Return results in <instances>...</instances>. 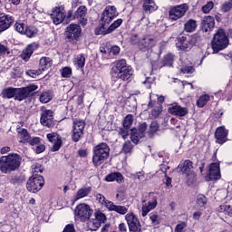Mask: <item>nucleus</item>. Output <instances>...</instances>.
I'll return each instance as SVG.
<instances>
[{"label": "nucleus", "instance_id": "nucleus-1", "mask_svg": "<svg viewBox=\"0 0 232 232\" xmlns=\"http://www.w3.org/2000/svg\"><path fill=\"white\" fill-rule=\"evenodd\" d=\"M22 163V157L16 153L8 154L0 158V171L10 174L18 169Z\"/></svg>", "mask_w": 232, "mask_h": 232}, {"label": "nucleus", "instance_id": "nucleus-2", "mask_svg": "<svg viewBox=\"0 0 232 232\" xmlns=\"http://www.w3.org/2000/svg\"><path fill=\"white\" fill-rule=\"evenodd\" d=\"M111 72L113 77L121 81H129L134 73L132 67L124 59L117 61Z\"/></svg>", "mask_w": 232, "mask_h": 232}, {"label": "nucleus", "instance_id": "nucleus-3", "mask_svg": "<svg viewBox=\"0 0 232 232\" xmlns=\"http://www.w3.org/2000/svg\"><path fill=\"white\" fill-rule=\"evenodd\" d=\"M111 149L106 143H100L92 150V163L95 167H99L110 157Z\"/></svg>", "mask_w": 232, "mask_h": 232}, {"label": "nucleus", "instance_id": "nucleus-4", "mask_svg": "<svg viewBox=\"0 0 232 232\" xmlns=\"http://www.w3.org/2000/svg\"><path fill=\"white\" fill-rule=\"evenodd\" d=\"M227 44H229V40L227 39V35H226V32L223 29L218 30L212 41L213 52L218 53L223 51L227 47Z\"/></svg>", "mask_w": 232, "mask_h": 232}, {"label": "nucleus", "instance_id": "nucleus-5", "mask_svg": "<svg viewBox=\"0 0 232 232\" xmlns=\"http://www.w3.org/2000/svg\"><path fill=\"white\" fill-rule=\"evenodd\" d=\"M92 215H93V209H92V208L85 203L79 204L74 208L75 220L86 222L92 218Z\"/></svg>", "mask_w": 232, "mask_h": 232}, {"label": "nucleus", "instance_id": "nucleus-6", "mask_svg": "<svg viewBox=\"0 0 232 232\" xmlns=\"http://www.w3.org/2000/svg\"><path fill=\"white\" fill-rule=\"evenodd\" d=\"M44 179L41 175H33L26 183V188L28 191L36 193L40 191L44 186Z\"/></svg>", "mask_w": 232, "mask_h": 232}, {"label": "nucleus", "instance_id": "nucleus-7", "mask_svg": "<svg viewBox=\"0 0 232 232\" xmlns=\"http://www.w3.org/2000/svg\"><path fill=\"white\" fill-rule=\"evenodd\" d=\"M179 44H176L178 50L188 52L196 44V39L185 34H179L177 37Z\"/></svg>", "mask_w": 232, "mask_h": 232}, {"label": "nucleus", "instance_id": "nucleus-8", "mask_svg": "<svg viewBox=\"0 0 232 232\" xmlns=\"http://www.w3.org/2000/svg\"><path fill=\"white\" fill-rule=\"evenodd\" d=\"M38 89L37 85L31 84L24 88H15V94H14V100L18 102L24 101L28 97L34 94V92H35Z\"/></svg>", "mask_w": 232, "mask_h": 232}, {"label": "nucleus", "instance_id": "nucleus-9", "mask_svg": "<svg viewBox=\"0 0 232 232\" xmlns=\"http://www.w3.org/2000/svg\"><path fill=\"white\" fill-rule=\"evenodd\" d=\"M85 122L82 120H75L72 126V140L74 142L80 141L84 135Z\"/></svg>", "mask_w": 232, "mask_h": 232}, {"label": "nucleus", "instance_id": "nucleus-10", "mask_svg": "<svg viewBox=\"0 0 232 232\" xmlns=\"http://www.w3.org/2000/svg\"><path fill=\"white\" fill-rule=\"evenodd\" d=\"M189 6L188 5V4H180L179 5H175L169 10V19L172 21H177L182 18L186 15Z\"/></svg>", "mask_w": 232, "mask_h": 232}, {"label": "nucleus", "instance_id": "nucleus-11", "mask_svg": "<svg viewBox=\"0 0 232 232\" xmlns=\"http://www.w3.org/2000/svg\"><path fill=\"white\" fill-rule=\"evenodd\" d=\"M118 16L119 13L117 11V7H115V5H107L103 10L101 21L104 24H109Z\"/></svg>", "mask_w": 232, "mask_h": 232}, {"label": "nucleus", "instance_id": "nucleus-12", "mask_svg": "<svg viewBox=\"0 0 232 232\" xmlns=\"http://www.w3.org/2000/svg\"><path fill=\"white\" fill-rule=\"evenodd\" d=\"M50 17L55 25L61 24L64 22L66 18L64 5H60L59 7H55V9H53Z\"/></svg>", "mask_w": 232, "mask_h": 232}, {"label": "nucleus", "instance_id": "nucleus-13", "mask_svg": "<svg viewBox=\"0 0 232 232\" xmlns=\"http://www.w3.org/2000/svg\"><path fill=\"white\" fill-rule=\"evenodd\" d=\"M158 206V198L154 196V193L150 194V201L148 204L145 200L142 201V208H141V216L143 218L147 217L148 214Z\"/></svg>", "mask_w": 232, "mask_h": 232}, {"label": "nucleus", "instance_id": "nucleus-14", "mask_svg": "<svg viewBox=\"0 0 232 232\" xmlns=\"http://www.w3.org/2000/svg\"><path fill=\"white\" fill-rule=\"evenodd\" d=\"M82 34V28L78 24H70L65 30V37L70 41H77Z\"/></svg>", "mask_w": 232, "mask_h": 232}, {"label": "nucleus", "instance_id": "nucleus-15", "mask_svg": "<svg viewBox=\"0 0 232 232\" xmlns=\"http://www.w3.org/2000/svg\"><path fill=\"white\" fill-rule=\"evenodd\" d=\"M221 179L220 165L212 163L209 165L208 175L205 177L206 181L218 180Z\"/></svg>", "mask_w": 232, "mask_h": 232}, {"label": "nucleus", "instance_id": "nucleus-16", "mask_svg": "<svg viewBox=\"0 0 232 232\" xmlns=\"http://www.w3.org/2000/svg\"><path fill=\"white\" fill-rule=\"evenodd\" d=\"M157 41L151 36H144L138 44L140 51L146 53L156 46Z\"/></svg>", "mask_w": 232, "mask_h": 232}, {"label": "nucleus", "instance_id": "nucleus-17", "mask_svg": "<svg viewBox=\"0 0 232 232\" xmlns=\"http://www.w3.org/2000/svg\"><path fill=\"white\" fill-rule=\"evenodd\" d=\"M88 9L86 5H80L78 9H76L73 19H76L79 24H81L82 26H85L88 24V18H87Z\"/></svg>", "mask_w": 232, "mask_h": 232}, {"label": "nucleus", "instance_id": "nucleus-18", "mask_svg": "<svg viewBox=\"0 0 232 232\" xmlns=\"http://www.w3.org/2000/svg\"><path fill=\"white\" fill-rule=\"evenodd\" d=\"M47 140L53 143V146L51 148V150L53 152L60 150V149L63 146V140L62 137L55 132L49 133L46 135Z\"/></svg>", "mask_w": 232, "mask_h": 232}, {"label": "nucleus", "instance_id": "nucleus-19", "mask_svg": "<svg viewBox=\"0 0 232 232\" xmlns=\"http://www.w3.org/2000/svg\"><path fill=\"white\" fill-rule=\"evenodd\" d=\"M168 111L169 113L178 117H186L189 112L187 107H182L179 103L170 104Z\"/></svg>", "mask_w": 232, "mask_h": 232}, {"label": "nucleus", "instance_id": "nucleus-20", "mask_svg": "<svg viewBox=\"0 0 232 232\" xmlns=\"http://www.w3.org/2000/svg\"><path fill=\"white\" fill-rule=\"evenodd\" d=\"M40 123L43 126L51 128L53 124V111L51 110H44L41 112Z\"/></svg>", "mask_w": 232, "mask_h": 232}, {"label": "nucleus", "instance_id": "nucleus-21", "mask_svg": "<svg viewBox=\"0 0 232 232\" xmlns=\"http://www.w3.org/2000/svg\"><path fill=\"white\" fill-rule=\"evenodd\" d=\"M14 23L13 16L5 14V13L0 14V34L8 30Z\"/></svg>", "mask_w": 232, "mask_h": 232}, {"label": "nucleus", "instance_id": "nucleus-22", "mask_svg": "<svg viewBox=\"0 0 232 232\" xmlns=\"http://www.w3.org/2000/svg\"><path fill=\"white\" fill-rule=\"evenodd\" d=\"M39 48V44L34 43L29 45H27L22 52L20 57L24 62H28L32 55L34 54V51H36Z\"/></svg>", "mask_w": 232, "mask_h": 232}, {"label": "nucleus", "instance_id": "nucleus-23", "mask_svg": "<svg viewBox=\"0 0 232 232\" xmlns=\"http://www.w3.org/2000/svg\"><path fill=\"white\" fill-rule=\"evenodd\" d=\"M179 172H181L186 177H195V175L192 173L193 169V162L187 160L183 163H180L178 167Z\"/></svg>", "mask_w": 232, "mask_h": 232}, {"label": "nucleus", "instance_id": "nucleus-24", "mask_svg": "<svg viewBox=\"0 0 232 232\" xmlns=\"http://www.w3.org/2000/svg\"><path fill=\"white\" fill-rule=\"evenodd\" d=\"M216 26V20L214 16H204L201 28L202 31L205 33L211 32Z\"/></svg>", "mask_w": 232, "mask_h": 232}, {"label": "nucleus", "instance_id": "nucleus-25", "mask_svg": "<svg viewBox=\"0 0 232 232\" xmlns=\"http://www.w3.org/2000/svg\"><path fill=\"white\" fill-rule=\"evenodd\" d=\"M142 9L146 14H151L159 9L154 0H143Z\"/></svg>", "mask_w": 232, "mask_h": 232}, {"label": "nucleus", "instance_id": "nucleus-26", "mask_svg": "<svg viewBox=\"0 0 232 232\" xmlns=\"http://www.w3.org/2000/svg\"><path fill=\"white\" fill-rule=\"evenodd\" d=\"M107 209L109 211L116 212L120 215H126L129 211V209L126 207L116 206L112 201L111 203H108Z\"/></svg>", "mask_w": 232, "mask_h": 232}, {"label": "nucleus", "instance_id": "nucleus-27", "mask_svg": "<svg viewBox=\"0 0 232 232\" xmlns=\"http://www.w3.org/2000/svg\"><path fill=\"white\" fill-rule=\"evenodd\" d=\"M217 141L219 144L226 142V138L227 137V130L224 127L218 128L215 133Z\"/></svg>", "mask_w": 232, "mask_h": 232}, {"label": "nucleus", "instance_id": "nucleus-28", "mask_svg": "<svg viewBox=\"0 0 232 232\" xmlns=\"http://www.w3.org/2000/svg\"><path fill=\"white\" fill-rule=\"evenodd\" d=\"M52 65H53V61L51 58L43 57L39 61V70H42V72L51 68Z\"/></svg>", "mask_w": 232, "mask_h": 232}, {"label": "nucleus", "instance_id": "nucleus-29", "mask_svg": "<svg viewBox=\"0 0 232 232\" xmlns=\"http://www.w3.org/2000/svg\"><path fill=\"white\" fill-rule=\"evenodd\" d=\"M105 180L108 182L116 181L121 183L124 180V177L121 173L114 172L106 176Z\"/></svg>", "mask_w": 232, "mask_h": 232}, {"label": "nucleus", "instance_id": "nucleus-30", "mask_svg": "<svg viewBox=\"0 0 232 232\" xmlns=\"http://www.w3.org/2000/svg\"><path fill=\"white\" fill-rule=\"evenodd\" d=\"M15 91L16 88L7 87L2 91L1 97L8 100L13 98L15 99Z\"/></svg>", "mask_w": 232, "mask_h": 232}, {"label": "nucleus", "instance_id": "nucleus-31", "mask_svg": "<svg viewBox=\"0 0 232 232\" xmlns=\"http://www.w3.org/2000/svg\"><path fill=\"white\" fill-rule=\"evenodd\" d=\"M92 192V188H80L74 197V201H78L82 198L88 197Z\"/></svg>", "mask_w": 232, "mask_h": 232}, {"label": "nucleus", "instance_id": "nucleus-32", "mask_svg": "<svg viewBox=\"0 0 232 232\" xmlns=\"http://www.w3.org/2000/svg\"><path fill=\"white\" fill-rule=\"evenodd\" d=\"M198 28V22L197 20H188L187 23L184 24V31L186 33H194Z\"/></svg>", "mask_w": 232, "mask_h": 232}, {"label": "nucleus", "instance_id": "nucleus-33", "mask_svg": "<svg viewBox=\"0 0 232 232\" xmlns=\"http://www.w3.org/2000/svg\"><path fill=\"white\" fill-rule=\"evenodd\" d=\"M125 220H126L127 225H128L129 227L140 223L138 217L133 213L126 214L125 215Z\"/></svg>", "mask_w": 232, "mask_h": 232}, {"label": "nucleus", "instance_id": "nucleus-34", "mask_svg": "<svg viewBox=\"0 0 232 232\" xmlns=\"http://www.w3.org/2000/svg\"><path fill=\"white\" fill-rule=\"evenodd\" d=\"M17 137L20 140H19L20 143H28L31 138L28 130L25 129H22L21 130H19Z\"/></svg>", "mask_w": 232, "mask_h": 232}, {"label": "nucleus", "instance_id": "nucleus-35", "mask_svg": "<svg viewBox=\"0 0 232 232\" xmlns=\"http://www.w3.org/2000/svg\"><path fill=\"white\" fill-rule=\"evenodd\" d=\"M86 58L82 54L77 55L73 60V64L76 68L81 69L85 66Z\"/></svg>", "mask_w": 232, "mask_h": 232}, {"label": "nucleus", "instance_id": "nucleus-36", "mask_svg": "<svg viewBox=\"0 0 232 232\" xmlns=\"http://www.w3.org/2000/svg\"><path fill=\"white\" fill-rule=\"evenodd\" d=\"M175 62V55L168 53L164 56L162 63L164 66L171 67Z\"/></svg>", "mask_w": 232, "mask_h": 232}, {"label": "nucleus", "instance_id": "nucleus-37", "mask_svg": "<svg viewBox=\"0 0 232 232\" xmlns=\"http://www.w3.org/2000/svg\"><path fill=\"white\" fill-rule=\"evenodd\" d=\"M209 101H210V96L208 94H204L200 96L197 101V106L198 108H203L208 104Z\"/></svg>", "mask_w": 232, "mask_h": 232}, {"label": "nucleus", "instance_id": "nucleus-38", "mask_svg": "<svg viewBox=\"0 0 232 232\" xmlns=\"http://www.w3.org/2000/svg\"><path fill=\"white\" fill-rule=\"evenodd\" d=\"M142 134H140L137 129H133L130 130V140L134 144H138L140 140L142 139Z\"/></svg>", "mask_w": 232, "mask_h": 232}, {"label": "nucleus", "instance_id": "nucleus-39", "mask_svg": "<svg viewBox=\"0 0 232 232\" xmlns=\"http://www.w3.org/2000/svg\"><path fill=\"white\" fill-rule=\"evenodd\" d=\"M37 34L38 30L35 27L26 25L24 35H26L28 38H34Z\"/></svg>", "mask_w": 232, "mask_h": 232}, {"label": "nucleus", "instance_id": "nucleus-40", "mask_svg": "<svg viewBox=\"0 0 232 232\" xmlns=\"http://www.w3.org/2000/svg\"><path fill=\"white\" fill-rule=\"evenodd\" d=\"M87 227H88V229L91 231H97L102 227V224L101 222H99L94 218V219H91L87 223Z\"/></svg>", "mask_w": 232, "mask_h": 232}, {"label": "nucleus", "instance_id": "nucleus-41", "mask_svg": "<svg viewBox=\"0 0 232 232\" xmlns=\"http://www.w3.org/2000/svg\"><path fill=\"white\" fill-rule=\"evenodd\" d=\"M163 111L162 105L159 104L158 106L154 107L150 113L151 119H158L161 115Z\"/></svg>", "mask_w": 232, "mask_h": 232}, {"label": "nucleus", "instance_id": "nucleus-42", "mask_svg": "<svg viewBox=\"0 0 232 232\" xmlns=\"http://www.w3.org/2000/svg\"><path fill=\"white\" fill-rule=\"evenodd\" d=\"M53 100V94L50 92H43L40 97H39V101L42 103H48L49 102H51Z\"/></svg>", "mask_w": 232, "mask_h": 232}, {"label": "nucleus", "instance_id": "nucleus-43", "mask_svg": "<svg viewBox=\"0 0 232 232\" xmlns=\"http://www.w3.org/2000/svg\"><path fill=\"white\" fill-rule=\"evenodd\" d=\"M94 217L98 222H100V224H103V223H106L107 221V217L105 214H103L101 210H95L94 212Z\"/></svg>", "mask_w": 232, "mask_h": 232}, {"label": "nucleus", "instance_id": "nucleus-44", "mask_svg": "<svg viewBox=\"0 0 232 232\" xmlns=\"http://www.w3.org/2000/svg\"><path fill=\"white\" fill-rule=\"evenodd\" d=\"M105 25L106 24H103L100 28L95 29V34L96 35H106V34H111V32H110V27L106 28Z\"/></svg>", "mask_w": 232, "mask_h": 232}, {"label": "nucleus", "instance_id": "nucleus-45", "mask_svg": "<svg viewBox=\"0 0 232 232\" xmlns=\"http://www.w3.org/2000/svg\"><path fill=\"white\" fill-rule=\"evenodd\" d=\"M96 200L102 204V206H104L107 209H108V205L109 203H111V201L108 200L102 194H97L95 195Z\"/></svg>", "mask_w": 232, "mask_h": 232}, {"label": "nucleus", "instance_id": "nucleus-46", "mask_svg": "<svg viewBox=\"0 0 232 232\" xmlns=\"http://www.w3.org/2000/svg\"><path fill=\"white\" fill-rule=\"evenodd\" d=\"M133 121H134L133 115L129 114L124 118L123 122H122V126H124L128 129H130L132 124H133Z\"/></svg>", "mask_w": 232, "mask_h": 232}, {"label": "nucleus", "instance_id": "nucleus-47", "mask_svg": "<svg viewBox=\"0 0 232 232\" xmlns=\"http://www.w3.org/2000/svg\"><path fill=\"white\" fill-rule=\"evenodd\" d=\"M123 24L122 18H118V20H115L110 26H109V32L113 33L116 29H118L121 24Z\"/></svg>", "mask_w": 232, "mask_h": 232}, {"label": "nucleus", "instance_id": "nucleus-48", "mask_svg": "<svg viewBox=\"0 0 232 232\" xmlns=\"http://www.w3.org/2000/svg\"><path fill=\"white\" fill-rule=\"evenodd\" d=\"M14 30L19 33L20 34H24L25 33V30H26V27L27 25L24 23H15L14 25Z\"/></svg>", "mask_w": 232, "mask_h": 232}, {"label": "nucleus", "instance_id": "nucleus-49", "mask_svg": "<svg viewBox=\"0 0 232 232\" xmlns=\"http://www.w3.org/2000/svg\"><path fill=\"white\" fill-rule=\"evenodd\" d=\"M214 7H215L214 2L212 1L207 2V4H205V5L201 7V11L203 12V14H209Z\"/></svg>", "mask_w": 232, "mask_h": 232}, {"label": "nucleus", "instance_id": "nucleus-50", "mask_svg": "<svg viewBox=\"0 0 232 232\" xmlns=\"http://www.w3.org/2000/svg\"><path fill=\"white\" fill-rule=\"evenodd\" d=\"M232 9V0H227L224 2L223 5L220 6V10L223 13H228Z\"/></svg>", "mask_w": 232, "mask_h": 232}, {"label": "nucleus", "instance_id": "nucleus-51", "mask_svg": "<svg viewBox=\"0 0 232 232\" xmlns=\"http://www.w3.org/2000/svg\"><path fill=\"white\" fill-rule=\"evenodd\" d=\"M133 147L134 146L132 145L131 142L126 141L122 146L121 152L124 154L130 153L133 150Z\"/></svg>", "mask_w": 232, "mask_h": 232}, {"label": "nucleus", "instance_id": "nucleus-52", "mask_svg": "<svg viewBox=\"0 0 232 232\" xmlns=\"http://www.w3.org/2000/svg\"><path fill=\"white\" fill-rule=\"evenodd\" d=\"M150 219L151 220V223L155 226L160 225L161 222V218L157 213H150Z\"/></svg>", "mask_w": 232, "mask_h": 232}, {"label": "nucleus", "instance_id": "nucleus-53", "mask_svg": "<svg viewBox=\"0 0 232 232\" xmlns=\"http://www.w3.org/2000/svg\"><path fill=\"white\" fill-rule=\"evenodd\" d=\"M130 128L122 126L119 129V135H121L123 140H126L130 135Z\"/></svg>", "mask_w": 232, "mask_h": 232}, {"label": "nucleus", "instance_id": "nucleus-54", "mask_svg": "<svg viewBox=\"0 0 232 232\" xmlns=\"http://www.w3.org/2000/svg\"><path fill=\"white\" fill-rule=\"evenodd\" d=\"M61 75L63 78H71L72 75V70L70 67H64L61 70Z\"/></svg>", "mask_w": 232, "mask_h": 232}, {"label": "nucleus", "instance_id": "nucleus-55", "mask_svg": "<svg viewBox=\"0 0 232 232\" xmlns=\"http://www.w3.org/2000/svg\"><path fill=\"white\" fill-rule=\"evenodd\" d=\"M43 73V70H29L26 72V75L32 77V78H36V76L40 75Z\"/></svg>", "mask_w": 232, "mask_h": 232}, {"label": "nucleus", "instance_id": "nucleus-56", "mask_svg": "<svg viewBox=\"0 0 232 232\" xmlns=\"http://www.w3.org/2000/svg\"><path fill=\"white\" fill-rule=\"evenodd\" d=\"M129 231L130 232H142L141 223L140 222L138 224L129 227Z\"/></svg>", "mask_w": 232, "mask_h": 232}, {"label": "nucleus", "instance_id": "nucleus-57", "mask_svg": "<svg viewBox=\"0 0 232 232\" xmlns=\"http://www.w3.org/2000/svg\"><path fill=\"white\" fill-rule=\"evenodd\" d=\"M207 202H208V199L204 195L198 196L197 204L199 207H204L207 204Z\"/></svg>", "mask_w": 232, "mask_h": 232}, {"label": "nucleus", "instance_id": "nucleus-58", "mask_svg": "<svg viewBox=\"0 0 232 232\" xmlns=\"http://www.w3.org/2000/svg\"><path fill=\"white\" fill-rule=\"evenodd\" d=\"M147 129H148L147 123H146V122H143V123H141V124L139 125V129L137 130V131H138L140 135H142V137H144Z\"/></svg>", "mask_w": 232, "mask_h": 232}, {"label": "nucleus", "instance_id": "nucleus-59", "mask_svg": "<svg viewBox=\"0 0 232 232\" xmlns=\"http://www.w3.org/2000/svg\"><path fill=\"white\" fill-rule=\"evenodd\" d=\"M140 42H141V39L138 34H133L130 38V43L133 45L140 44Z\"/></svg>", "mask_w": 232, "mask_h": 232}, {"label": "nucleus", "instance_id": "nucleus-60", "mask_svg": "<svg viewBox=\"0 0 232 232\" xmlns=\"http://www.w3.org/2000/svg\"><path fill=\"white\" fill-rule=\"evenodd\" d=\"M159 129H160V124L157 121H153L150 123V134L155 133L159 130Z\"/></svg>", "mask_w": 232, "mask_h": 232}, {"label": "nucleus", "instance_id": "nucleus-61", "mask_svg": "<svg viewBox=\"0 0 232 232\" xmlns=\"http://www.w3.org/2000/svg\"><path fill=\"white\" fill-rule=\"evenodd\" d=\"M43 171H44V169H43L42 165L34 164L32 166V172L34 173V175H35V173H42Z\"/></svg>", "mask_w": 232, "mask_h": 232}, {"label": "nucleus", "instance_id": "nucleus-62", "mask_svg": "<svg viewBox=\"0 0 232 232\" xmlns=\"http://www.w3.org/2000/svg\"><path fill=\"white\" fill-rule=\"evenodd\" d=\"M186 227L187 224L185 222H181L176 226L174 232H184Z\"/></svg>", "mask_w": 232, "mask_h": 232}, {"label": "nucleus", "instance_id": "nucleus-63", "mask_svg": "<svg viewBox=\"0 0 232 232\" xmlns=\"http://www.w3.org/2000/svg\"><path fill=\"white\" fill-rule=\"evenodd\" d=\"M27 143H29L30 145L32 146H34V145H39L40 143V138L38 137H34V138H29Z\"/></svg>", "mask_w": 232, "mask_h": 232}, {"label": "nucleus", "instance_id": "nucleus-64", "mask_svg": "<svg viewBox=\"0 0 232 232\" xmlns=\"http://www.w3.org/2000/svg\"><path fill=\"white\" fill-rule=\"evenodd\" d=\"M63 232H76V229L73 224H68L64 227Z\"/></svg>", "mask_w": 232, "mask_h": 232}]
</instances>
